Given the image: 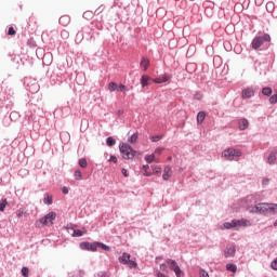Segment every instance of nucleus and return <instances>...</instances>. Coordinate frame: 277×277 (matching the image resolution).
Listing matches in <instances>:
<instances>
[{
  "mask_svg": "<svg viewBox=\"0 0 277 277\" xmlns=\"http://www.w3.org/2000/svg\"><path fill=\"white\" fill-rule=\"evenodd\" d=\"M252 226V221L248 219H234L230 222L223 223V226H221V230H232L234 228L235 230H239V228H248Z\"/></svg>",
  "mask_w": 277,
  "mask_h": 277,
  "instance_id": "obj_1",
  "label": "nucleus"
},
{
  "mask_svg": "<svg viewBox=\"0 0 277 277\" xmlns=\"http://www.w3.org/2000/svg\"><path fill=\"white\" fill-rule=\"evenodd\" d=\"M80 250H85L87 252H96L98 248L102 250H105L106 252H109L111 248L103 242H89V241H83L79 243Z\"/></svg>",
  "mask_w": 277,
  "mask_h": 277,
  "instance_id": "obj_2",
  "label": "nucleus"
},
{
  "mask_svg": "<svg viewBox=\"0 0 277 277\" xmlns=\"http://www.w3.org/2000/svg\"><path fill=\"white\" fill-rule=\"evenodd\" d=\"M242 155L243 154L240 151V149L235 148H227L222 153V157L226 159V161H239V157Z\"/></svg>",
  "mask_w": 277,
  "mask_h": 277,
  "instance_id": "obj_3",
  "label": "nucleus"
},
{
  "mask_svg": "<svg viewBox=\"0 0 277 277\" xmlns=\"http://www.w3.org/2000/svg\"><path fill=\"white\" fill-rule=\"evenodd\" d=\"M250 213H259L260 215H269L272 213V203H258L251 208Z\"/></svg>",
  "mask_w": 277,
  "mask_h": 277,
  "instance_id": "obj_4",
  "label": "nucleus"
},
{
  "mask_svg": "<svg viewBox=\"0 0 277 277\" xmlns=\"http://www.w3.org/2000/svg\"><path fill=\"white\" fill-rule=\"evenodd\" d=\"M265 42H272V37L269 36V34H264L262 36L254 37V39L251 42V47L252 49H254V51H256L261 49V47H263Z\"/></svg>",
  "mask_w": 277,
  "mask_h": 277,
  "instance_id": "obj_5",
  "label": "nucleus"
},
{
  "mask_svg": "<svg viewBox=\"0 0 277 277\" xmlns=\"http://www.w3.org/2000/svg\"><path fill=\"white\" fill-rule=\"evenodd\" d=\"M119 150H120L123 159H133V157H135L136 151L133 150V147H131V145H129L127 143H122L119 146Z\"/></svg>",
  "mask_w": 277,
  "mask_h": 277,
  "instance_id": "obj_6",
  "label": "nucleus"
},
{
  "mask_svg": "<svg viewBox=\"0 0 277 277\" xmlns=\"http://www.w3.org/2000/svg\"><path fill=\"white\" fill-rule=\"evenodd\" d=\"M55 217H57V213L50 212L43 217H41L39 221H37L36 226L40 227V224H42V226H48V224H53V222H55Z\"/></svg>",
  "mask_w": 277,
  "mask_h": 277,
  "instance_id": "obj_7",
  "label": "nucleus"
},
{
  "mask_svg": "<svg viewBox=\"0 0 277 277\" xmlns=\"http://www.w3.org/2000/svg\"><path fill=\"white\" fill-rule=\"evenodd\" d=\"M266 163H268V166H276L277 164V147L273 148L268 153V156L266 157Z\"/></svg>",
  "mask_w": 277,
  "mask_h": 277,
  "instance_id": "obj_8",
  "label": "nucleus"
},
{
  "mask_svg": "<svg viewBox=\"0 0 277 277\" xmlns=\"http://www.w3.org/2000/svg\"><path fill=\"white\" fill-rule=\"evenodd\" d=\"M237 248L235 247V245H229L224 250V256L225 259H232L233 256H235Z\"/></svg>",
  "mask_w": 277,
  "mask_h": 277,
  "instance_id": "obj_9",
  "label": "nucleus"
},
{
  "mask_svg": "<svg viewBox=\"0 0 277 277\" xmlns=\"http://www.w3.org/2000/svg\"><path fill=\"white\" fill-rule=\"evenodd\" d=\"M249 127H250V121H248V119L241 118L238 120V129L240 131H246V129H248Z\"/></svg>",
  "mask_w": 277,
  "mask_h": 277,
  "instance_id": "obj_10",
  "label": "nucleus"
},
{
  "mask_svg": "<svg viewBox=\"0 0 277 277\" xmlns=\"http://www.w3.org/2000/svg\"><path fill=\"white\" fill-rule=\"evenodd\" d=\"M241 96L242 98H252V96H254V89L252 88L243 89L241 92Z\"/></svg>",
  "mask_w": 277,
  "mask_h": 277,
  "instance_id": "obj_11",
  "label": "nucleus"
},
{
  "mask_svg": "<svg viewBox=\"0 0 277 277\" xmlns=\"http://www.w3.org/2000/svg\"><path fill=\"white\" fill-rule=\"evenodd\" d=\"M167 265H169V269H171V272H175L179 269V263H176L175 260L172 259H167L166 260Z\"/></svg>",
  "mask_w": 277,
  "mask_h": 277,
  "instance_id": "obj_12",
  "label": "nucleus"
},
{
  "mask_svg": "<svg viewBox=\"0 0 277 277\" xmlns=\"http://www.w3.org/2000/svg\"><path fill=\"white\" fill-rule=\"evenodd\" d=\"M131 260V254L123 252L121 256H119V263L121 265H127L128 262Z\"/></svg>",
  "mask_w": 277,
  "mask_h": 277,
  "instance_id": "obj_13",
  "label": "nucleus"
},
{
  "mask_svg": "<svg viewBox=\"0 0 277 277\" xmlns=\"http://www.w3.org/2000/svg\"><path fill=\"white\" fill-rule=\"evenodd\" d=\"M58 23L63 25V27H66L70 24V17L68 15L61 16Z\"/></svg>",
  "mask_w": 277,
  "mask_h": 277,
  "instance_id": "obj_14",
  "label": "nucleus"
},
{
  "mask_svg": "<svg viewBox=\"0 0 277 277\" xmlns=\"http://www.w3.org/2000/svg\"><path fill=\"white\" fill-rule=\"evenodd\" d=\"M141 68H144V70H148V66H150V61L146 57H142L140 63Z\"/></svg>",
  "mask_w": 277,
  "mask_h": 277,
  "instance_id": "obj_15",
  "label": "nucleus"
},
{
  "mask_svg": "<svg viewBox=\"0 0 277 277\" xmlns=\"http://www.w3.org/2000/svg\"><path fill=\"white\" fill-rule=\"evenodd\" d=\"M43 203L48 206L53 205V196L49 195V193H45L43 195Z\"/></svg>",
  "mask_w": 277,
  "mask_h": 277,
  "instance_id": "obj_16",
  "label": "nucleus"
},
{
  "mask_svg": "<svg viewBox=\"0 0 277 277\" xmlns=\"http://www.w3.org/2000/svg\"><path fill=\"white\" fill-rule=\"evenodd\" d=\"M83 276H85V272H83L81 269H77V271L69 273V277H83Z\"/></svg>",
  "mask_w": 277,
  "mask_h": 277,
  "instance_id": "obj_17",
  "label": "nucleus"
},
{
  "mask_svg": "<svg viewBox=\"0 0 277 277\" xmlns=\"http://www.w3.org/2000/svg\"><path fill=\"white\" fill-rule=\"evenodd\" d=\"M207 117V114H205V111H199L197 114V122L198 124H202V122H205V118Z\"/></svg>",
  "mask_w": 277,
  "mask_h": 277,
  "instance_id": "obj_18",
  "label": "nucleus"
},
{
  "mask_svg": "<svg viewBox=\"0 0 277 277\" xmlns=\"http://www.w3.org/2000/svg\"><path fill=\"white\" fill-rule=\"evenodd\" d=\"M148 81H150V77L143 75L141 77V85L142 88H146V85H148Z\"/></svg>",
  "mask_w": 277,
  "mask_h": 277,
  "instance_id": "obj_19",
  "label": "nucleus"
},
{
  "mask_svg": "<svg viewBox=\"0 0 277 277\" xmlns=\"http://www.w3.org/2000/svg\"><path fill=\"white\" fill-rule=\"evenodd\" d=\"M272 88H269V87H265V88H263L262 89V94L264 95V96H272Z\"/></svg>",
  "mask_w": 277,
  "mask_h": 277,
  "instance_id": "obj_20",
  "label": "nucleus"
},
{
  "mask_svg": "<svg viewBox=\"0 0 277 277\" xmlns=\"http://www.w3.org/2000/svg\"><path fill=\"white\" fill-rule=\"evenodd\" d=\"M5 207H8V199L2 198L1 201H0V211L1 212L5 211Z\"/></svg>",
  "mask_w": 277,
  "mask_h": 277,
  "instance_id": "obj_21",
  "label": "nucleus"
},
{
  "mask_svg": "<svg viewBox=\"0 0 277 277\" xmlns=\"http://www.w3.org/2000/svg\"><path fill=\"white\" fill-rule=\"evenodd\" d=\"M170 79H172V75L164 74V75L160 76V80L162 81V83L170 81Z\"/></svg>",
  "mask_w": 277,
  "mask_h": 277,
  "instance_id": "obj_22",
  "label": "nucleus"
},
{
  "mask_svg": "<svg viewBox=\"0 0 277 277\" xmlns=\"http://www.w3.org/2000/svg\"><path fill=\"white\" fill-rule=\"evenodd\" d=\"M129 144H135L137 142V132L133 133L129 138H128Z\"/></svg>",
  "mask_w": 277,
  "mask_h": 277,
  "instance_id": "obj_23",
  "label": "nucleus"
},
{
  "mask_svg": "<svg viewBox=\"0 0 277 277\" xmlns=\"http://www.w3.org/2000/svg\"><path fill=\"white\" fill-rule=\"evenodd\" d=\"M108 90L109 92H116V90H118V84L116 82H109Z\"/></svg>",
  "mask_w": 277,
  "mask_h": 277,
  "instance_id": "obj_24",
  "label": "nucleus"
},
{
  "mask_svg": "<svg viewBox=\"0 0 277 277\" xmlns=\"http://www.w3.org/2000/svg\"><path fill=\"white\" fill-rule=\"evenodd\" d=\"M126 265H128V267H130V269H135V267H137V262L128 260Z\"/></svg>",
  "mask_w": 277,
  "mask_h": 277,
  "instance_id": "obj_25",
  "label": "nucleus"
},
{
  "mask_svg": "<svg viewBox=\"0 0 277 277\" xmlns=\"http://www.w3.org/2000/svg\"><path fill=\"white\" fill-rule=\"evenodd\" d=\"M226 269H227V272H233V274H235V272H237V265L226 264Z\"/></svg>",
  "mask_w": 277,
  "mask_h": 277,
  "instance_id": "obj_26",
  "label": "nucleus"
},
{
  "mask_svg": "<svg viewBox=\"0 0 277 277\" xmlns=\"http://www.w3.org/2000/svg\"><path fill=\"white\" fill-rule=\"evenodd\" d=\"M106 144H107V146H116V140L115 138H113L111 136H108L107 138H106Z\"/></svg>",
  "mask_w": 277,
  "mask_h": 277,
  "instance_id": "obj_27",
  "label": "nucleus"
},
{
  "mask_svg": "<svg viewBox=\"0 0 277 277\" xmlns=\"http://www.w3.org/2000/svg\"><path fill=\"white\" fill-rule=\"evenodd\" d=\"M74 233L71 234V237H83V232L81 229H72Z\"/></svg>",
  "mask_w": 277,
  "mask_h": 277,
  "instance_id": "obj_28",
  "label": "nucleus"
},
{
  "mask_svg": "<svg viewBox=\"0 0 277 277\" xmlns=\"http://www.w3.org/2000/svg\"><path fill=\"white\" fill-rule=\"evenodd\" d=\"M145 161L147 163H153V161H155V154H150V155L145 156Z\"/></svg>",
  "mask_w": 277,
  "mask_h": 277,
  "instance_id": "obj_29",
  "label": "nucleus"
},
{
  "mask_svg": "<svg viewBox=\"0 0 277 277\" xmlns=\"http://www.w3.org/2000/svg\"><path fill=\"white\" fill-rule=\"evenodd\" d=\"M118 92H129V88H127V85L120 83L117 88Z\"/></svg>",
  "mask_w": 277,
  "mask_h": 277,
  "instance_id": "obj_30",
  "label": "nucleus"
},
{
  "mask_svg": "<svg viewBox=\"0 0 277 277\" xmlns=\"http://www.w3.org/2000/svg\"><path fill=\"white\" fill-rule=\"evenodd\" d=\"M176 277H185V273L181 269V266L173 271Z\"/></svg>",
  "mask_w": 277,
  "mask_h": 277,
  "instance_id": "obj_31",
  "label": "nucleus"
},
{
  "mask_svg": "<svg viewBox=\"0 0 277 277\" xmlns=\"http://www.w3.org/2000/svg\"><path fill=\"white\" fill-rule=\"evenodd\" d=\"M154 274L156 277H169L168 275L161 273V271H159V268H155Z\"/></svg>",
  "mask_w": 277,
  "mask_h": 277,
  "instance_id": "obj_32",
  "label": "nucleus"
},
{
  "mask_svg": "<svg viewBox=\"0 0 277 277\" xmlns=\"http://www.w3.org/2000/svg\"><path fill=\"white\" fill-rule=\"evenodd\" d=\"M74 176H75L76 181H81V179H83V175L81 174V172L79 170L75 171Z\"/></svg>",
  "mask_w": 277,
  "mask_h": 277,
  "instance_id": "obj_33",
  "label": "nucleus"
},
{
  "mask_svg": "<svg viewBox=\"0 0 277 277\" xmlns=\"http://www.w3.org/2000/svg\"><path fill=\"white\" fill-rule=\"evenodd\" d=\"M202 92L200 91H197L195 94H194V98L195 101H202Z\"/></svg>",
  "mask_w": 277,
  "mask_h": 277,
  "instance_id": "obj_34",
  "label": "nucleus"
},
{
  "mask_svg": "<svg viewBox=\"0 0 277 277\" xmlns=\"http://www.w3.org/2000/svg\"><path fill=\"white\" fill-rule=\"evenodd\" d=\"M79 166L80 168H88V160H85V158H81L79 160Z\"/></svg>",
  "mask_w": 277,
  "mask_h": 277,
  "instance_id": "obj_35",
  "label": "nucleus"
},
{
  "mask_svg": "<svg viewBox=\"0 0 277 277\" xmlns=\"http://www.w3.org/2000/svg\"><path fill=\"white\" fill-rule=\"evenodd\" d=\"M271 213L277 215V203H271Z\"/></svg>",
  "mask_w": 277,
  "mask_h": 277,
  "instance_id": "obj_36",
  "label": "nucleus"
},
{
  "mask_svg": "<svg viewBox=\"0 0 277 277\" xmlns=\"http://www.w3.org/2000/svg\"><path fill=\"white\" fill-rule=\"evenodd\" d=\"M268 101H269L271 105H276V103H277V93L272 95Z\"/></svg>",
  "mask_w": 277,
  "mask_h": 277,
  "instance_id": "obj_37",
  "label": "nucleus"
},
{
  "mask_svg": "<svg viewBox=\"0 0 277 277\" xmlns=\"http://www.w3.org/2000/svg\"><path fill=\"white\" fill-rule=\"evenodd\" d=\"M22 275L24 277H29V268L28 267H23L22 268Z\"/></svg>",
  "mask_w": 277,
  "mask_h": 277,
  "instance_id": "obj_38",
  "label": "nucleus"
},
{
  "mask_svg": "<svg viewBox=\"0 0 277 277\" xmlns=\"http://www.w3.org/2000/svg\"><path fill=\"white\" fill-rule=\"evenodd\" d=\"M164 174H172V168L170 166H166L163 169Z\"/></svg>",
  "mask_w": 277,
  "mask_h": 277,
  "instance_id": "obj_39",
  "label": "nucleus"
},
{
  "mask_svg": "<svg viewBox=\"0 0 277 277\" xmlns=\"http://www.w3.org/2000/svg\"><path fill=\"white\" fill-rule=\"evenodd\" d=\"M160 272H166L167 274H168V264H166V263H162V264H160Z\"/></svg>",
  "mask_w": 277,
  "mask_h": 277,
  "instance_id": "obj_40",
  "label": "nucleus"
},
{
  "mask_svg": "<svg viewBox=\"0 0 277 277\" xmlns=\"http://www.w3.org/2000/svg\"><path fill=\"white\" fill-rule=\"evenodd\" d=\"M154 174H161V167H153Z\"/></svg>",
  "mask_w": 277,
  "mask_h": 277,
  "instance_id": "obj_41",
  "label": "nucleus"
},
{
  "mask_svg": "<svg viewBox=\"0 0 277 277\" xmlns=\"http://www.w3.org/2000/svg\"><path fill=\"white\" fill-rule=\"evenodd\" d=\"M38 90H40V85H38V84L36 83V84L32 85V90L29 89V92L35 93V92H38Z\"/></svg>",
  "mask_w": 277,
  "mask_h": 277,
  "instance_id": "obj_42",
  "label": "nucleus"
},
{
  "mask_svg": "<svg viewBox=\"0 0 277 277\" xmlns=\"http://www.w3.org/2000/svg\"><path fill=\"white\" fill-rule=\"evenodd\" d=\"M199 276L200 277H209V273L207 271H205V269H200Z\"/></svg>",
  "mask_w": 277,
  "mask_h": 277,
  "instance_id": "obj_43",
  "label": "nucleus"
},
{
  "mask_svg": "<svg viewBox=\"0 0 277 277\" xmlns=\"http://www.w3.org/2000/svg\"><path fill=\"white\" fill-rule=\"evenodd\" d=\"M9 36H16V30H14V27H10L8 31Z\"/></svg>",
  "mask_w": 277,
  "mask_h": 277,
  "instance_id": "obj_44",
  "label": "nucleus"
},
{
  "mask_svg": "<svg viewBox=\"0 0 277 277\" xmlns=\"http://www.w3.org/2000/svg\"><path fill=\"white\" fill-rule=\"evenodd\" d=\"M159 140H161V135L150 136L151 142H159Z\"/></svg>",
  "mask_w": 277,
  "mask_h": 277,
  "instance_id": "obj_45",
  "label": "nucleus"
},
{
  "mask_svg": "<svg viewBox=\"0 0 277 277\" xmlns=\"http://www.w3.org/2000/svg\"><path fill=\"white\" fill-rule=\"evenodd\" d=\"M83 18H92V12H90V11L84 12Z\"/></svg>",
  "mask_w": 277,
  "mask_h": 277,
  "instance_id": "obj_46",
  "label": "nucleus"
},
{
  "mask_svg": "<svg viewBox=\"0 0 277 277\" xmlns=\"http://www.w3.org/2000/svg\"><path fill=\"white\" fill-rule=\"evenodd\" d=\"M109 161H110L111 163H118V158H117L116 156H110V157H109Z\"/></svg>",
  "mask_w": 277,
  "mask_h": 277,
  "instance_id": "obj_47",
  "label": "nucleus"
},
{
  "mask_svg": "<svg viewBox=\"0 0 277 277\" xmlns=\"http://www.w3.org/2000/svg\"><path fill=\"white\" fill-rule=\"evenodd\" d=\"M262 185H263L264 187H266V185H269V179L264 177V179L262 180Z\"/></svg>",
  "mask_w": 277,
  "mask_h": 277,
  "instance_id": "obj_48",
  "label": "nucleus"
},
{
  "mask_svg": "<svg viewBox=\"0 0 277 277\" xmlns=\"http://www.w3.org/2000/svg\"><path fill=\"white\" fill-rule=\"evenodd\" d=\"M162 179H163V181H169L170 180V173H163Z\"/></svg>",
  "mask_w": 277,
  "mask_h": 277,
  "instance_id": "obj_49",
  "label": "nucleus"
},
{
  "mask_svg": "<svg viewBox=\"0 0 277 277\" xmlns=\"http://www.w3.org/2000/svg\"><path fill=\"white\" fill-rule=\"evenodd\" d=\"M121 174H123L126 177H129V171L127 169H122Z\"/></svg>",
  "mask_w": 277,
  "mask_h": 277,
  "instance_id": "obj_50",
  "label": "nucleus"
},
{
  "mask_svg": "<svg viewBox=\"0 0 277 277\" xmlns=\"http://www.w3.org/2000/svg\"><path fill=\"white\" fill-rule=\"evenodd\" d=\"M23 210H17L16 211V217H18V219H21V217H23Z\"/></svg>",
  "mask_w": 277,
  "mask_h": 277,
  "instance_id": "obj_51",
  "label": "nucleus"
},
{
  "mask_svg": "<svg viewBox=\"0 0 277 277\" xmlns=\"http://www.w3.org/2000/svg\"><path fill=\"white\" fill-rule=\"evenodd\" d=\"M155 153L157 155H161V153H163V148L162 147H158V148H156Z\"/></svg>",
  "mask_w": 277,
  "mask_h": 277,
  "instance_id": "obj_52",
  "label": "nucleus"
},
{
  "mask_svg": "<svg viewBox=\"0 0 277 277\" xmlns=\"http://www.w3.org/2000/svg\"><path fill=\"white\" fill-rule=\"evenodd\" d=\"M68 192H69V190H68V187H66V186L62 187V193H63V194L67 195Z\"/></svg>",
  "mask_w": 277,
  "mask_h": 277,
  "instance_id": "obj_53",
  "label": "nucleus"
},
{
  "mask_svg": "<svg viewBox=\"0 0 277 277\" xmlns=\"http://www.w3.org/2000/svg\"><path fill=\"white\" fill-rule=\"evenodd\" d=\"M154 83H163V82H162L161 78L158 77V78L154 79Z\"/></svg>",
  "mask_w": 277,
  "mask_h": 277,
  "instance_id": "obj_54",
  "label": "nucleus"
},
{
  "mask_svg": "<svg viewBox=\"0 0 277 277\" xmlns=\"http://www.w3.org/2000/svg\"><path fill=\"white\" fill-rule=\"evenodd\" d=\"M149 168H150V166H148V164H144V166H143V170H144V172H146Z\"/></svg>",
  "mask_w": 277,
  "mask_h": 277,
  "instance_id": "obj_55",
  "label": "nucleus"
},
{
  "mask_svg": "<svg viewBox=\"0 0 277 277\" xmlns=\"http://www.w3.org/2000/svg\"><path fill=\"white\" fill-rule=\"evenodd\" d=\"M144 176H153V173L145 171Z\"/></svg>",
  "mask_w": 277,
  "mask_h": 277,
  "instance_id": "obj_56",
  "label": "nucleus"
},
{
  "mask_svg": "<svg viewBox=\"0 0 277 277\" xmlns=\"http://www.w3.org/2000/svg\"><path fill=\"white\" fill-rule=\"evenodd\" d=\"M274 6V3H272V2H268L267 4H266V8H273Z\"/></svg>",
  "mask_w": 277,
  "mask_h": 277,
  "instance_id": "obj_57",
  "label": "nucleus"
},
{
  "mask_svg": "<svg viewBox=\"0 0 277 277\" xmlns=\"http://www.w3.org/2000/svg\"><path fill=\"white\" fill-rule=\"evenodd\" d=\"M62 36H68V31L66 30L62 31Z\"/></svg>",
  "mask_w": 277,
  "mask_h": 277,
  "instance_id": "obj_58",
  "label": "nucleus"
},
{
  "mask_svg": "<svg viewBox=\"0 0 277 277\" xmlns=\"http://www.w3.org/2000/svg\"><path fill=\"white\" fill-rule=\"evenodd\" d=\"M168 161H172V156H169V157H168Z\"/></svg>",
  "mask_w": 277,
  "mask_h": 277,
  "instance_id": "obj_59",
  "label": "nucleus"
},
{
  "mask_svg": "<svg viewBox=\"0 0 277 277\" xmlns=\"http://www.w3.org/2000/svg\"><path fill=\"white\" fill-rule=\"evenodd\" d=\"M250 198H252V195L248 196V197H247V200H250Z\"/></svg>",
  "mask_w": 277,
  "mask_h": 277,
  "instance_id": "obj_60",
  "label": "nucleus"
},
{
  "mask_svg": "<svg viewBox=\"0 0 277 277\" xmlns=\"http://www.w3.org/2000/svg\"><path fill=\"white\" fill-rule=\"evenodd\" d=\"M273 226H277V220L274 222Z\"/></svg>",
  "mask_w": 277,
  "mask_h": 277,
  "instance_id": "obj_61",
  "label": "nucleus"
},
{
  "mask_svg": "<svg viewBox=\"0 0 277 277\" xmlns=\"http://www.w3.org/2000/svg\"><path fill=\"white\" fill-rule=\"evenodd\" d=\"M117 6H113L111 10H116Z\"/></svg>",
  "mask_w": 277,
  "mask_h": 277,
  "instance_id": "obj_62",
  "label": "nucleus"
}]
</instances>
